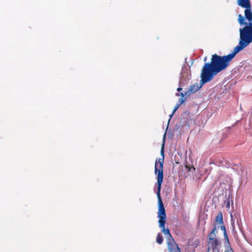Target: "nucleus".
<instances>
[{
    "label": "nucleus",
    "mask_w": 252,
    "mask_h": 252,
    "mask_svg": "<svg viewBox=\"0 0 252 252\" xmlns=\"http://www.w3.org/2000/svg\"><path fill=\"white\" fill-rule=\"evenodd\" d=\"M237 53L234 49L231 53L226 56L212 55L211 62L205 63L202 67L200 76L201 82L205 84L210 81L218 73L226 69Z\"/></svg>",
    "instance_id": "f257e3e1"
},
{
    "label": "nucleus",
    "mask_w": 252,
    "mask_h": 252,
    "mask_svg": "<svg viewBox=\"0 0 252 252\" xmlns=\"http://www.w3.org/2000/svg\"><path fill=\"white\" fill-rule=\"evenodd\" d=\"M240 40L238 45L234 49L238 53L252 42V23H249L240 29Z\"/></svg>",
    "instance_id": "f03ea898"
},
{
    "label": "nucleus",
    "mask_w": 252,
    "mask_h": 252,
    "mask_svg": "<svg viewBox=\"0 0 252 252\" xmlns=\"http://www.w3.org/2000/svg\"><path fill=\"white\" fill-rule=\"evenodd\" d=\"M157 196L158 198V218L159 227L161 228V231L166 236L167 240L173 238L172 236L170 234L168 228H165L166 223V215L165 210L163 203L162 201L160 192H157Z\"/></svg>",
    "instance_id": "7ed1b4c3"
},
{
    "label": "nucleus",
    "mask_w": 252,
    "mask_h": 252,
    "mask_svg": "<svg viewBox=\"0 0 252 252\" xmlns=\"http://www.w3.org/2000/svg\"><path fill=\"white\" fill-rule=\"evenodd\" d=\"M164 141L162 144L160 154L162 158L156 160L155 162V173L157 175V192H160L161 190V187L163 180V163H164Z\"/></svg>",
    "instance_id": "20e7f679"
},
{
    "label": "nucleus",
    "mask_w": 252,
    "mask_h": 252,
    "mask_svg": "<svg viewBox=\"0 0 252 252\" xmlns=\"http://www.w3.org/2000/svg\"><path fill=\"white\" fill-rule=\"evenodd\" d=\"M218 230L216 227H214L208 235V240L207 242V252L210 250L213 252H219V247L221 245L220 241L216 237Z\"/></svg>",
    "instance_id": "39448f33"
},
{
    "label": "nucleus",
    "mask_w": 252,
    "mask_h": 252,
    "mask_svg": "<svg viewBox=\"0 0 252 252\" xmlns=\"http://www.w3.org/2000/svg\"><path fill=\"white\" fill-rule=\"evenodd\" d=\"M237 4L246 8L245 10V17L249 23H252V11L250 0H237Z\"/></svg>",
    "instance_id": "423d86ee"
},
{
    "label": "nucleus",
    "mask_w": 252,
    "mask_h": 252,
    "mask_svg": "<svg viewBox=\"0 0 252 252\" xmlns=\"http://www.w3.org/2000/svg\"><path fill=\"white\" fill-rule=\"evenodd\" d=\"M217 226L218 227L220 226L221 230L223 231L224 240L227 242L228 244L229 245V240L223 220L222 214L221 212H220L218 214L215 219L214 227H216L217 228Z\"/></svg>",
    "instance_id": "0eeeda50"
},
{
    "label": "nucleus",
    "mask_w": 252,
    "mask_h": 252,
    "mask_svg": "<svg viewBox=\"0 0 252 252\" xmlns=\"http://www.w3.org/2000/svg\"><path fill=\"white\" fill-rule=\"evenodd\" d=\"M167 245L169 252H181L180 249L173 238L167 240Z\"/></svg>",
    "instance_id": "6e6552de"
},
{
    "label": "nucleus",
    "mask_w": 252,
    "mask_h": 252,
    "mask_svg": "<svg viewBox=\"0 0 252 252\" xmlns=\"http://www.w3.org/2000/svg\"><path fill=\"white\" fill-rule=\"evenodd\" d=\"M201 87H199L198 85L197 84H194L191 85L189 90L186 92V94L187 96H189L191 94L195 93L198 90L200 89Z\"/></svg>",
    "instance_id": "1a4fd4ad"
},
{
    "label": "nucleus",
    "mask_w": 252,
    "mask_h": 252,
    "mask_svg": "<svg viewBox=\"0 0 252 252\" xmlns=\"http://www.w3.org/2000/svg\"><path fill=\"white\" fill-rule=\"evenodd\" d=\"M245 17H243L241 14H239L238 15V22L241 25H244L246 26V25H248L249 23L245 22Z\"/></svg>",
    "instance_id": "9d476101"
},
{
    "label": "nucleus",
    "mask_w": 252,
    "mask_h": 252,
    "mask_svg": "<svg viewBox=\"0 0 252 252\" xmlns=\"http://www.w3.org/2000/svg\"><path fill=\"white\" fill-rule=\"evenodd\" d=\"M156 241L159 244H161L163 243V239L162 238V236L160 233H158V234Z\"/></svg>",
    "instance_id": "9b49d317"
},
{
    "label": "nucleus",
    "mask_w": 252,
    "mask_h": 252,
    "mask_svg": "<svg viewBox=\"0 0 252 252\" xmlns=\"http://www.w3.org/2000/svg\"><path fill=\"white\" fill-rule=\"evenodd\" d=\"M226 244H225V246L227 247V249L225 251V252H234L233 249L230 247V243H229V245L228 244L227 242L225 240Z\"/></svg>",
    "instance_id": "f8f14e48"
},
{
    "label": "nucleus",
    "mask_w": 252,
    "mask_h": 252,
    "mask_svg": "<svg viewBox=\"0 0 252 252\" xmlns=\"http://www.w3.org/2000/svg\"><path fill=\"white\" fill-rule=\"evenodd\" d=\"M180 106V105H179L178 103H177L176 105L175 106L174 109H173V113H175V112L178 110V109Z\"/></svg>",
    "instance_id": "ddd939ff"
},
{
    "label": "nucleus",
    "mask_w": 252,
    "mask_h": 252,
    "mask_svg": "<svg viewBox=\"0 0 252 252\" xmlns=\"http://www.w3.org/2000/svg\"><path fill=\"white\" fill-rule=\"evenodd\" d=\"M184 101L185 100L183 99V98H180L177 103L181 105L184 102Z\"/></svg>",
    "instance_id": "4468645a"
},
{
    "label": "nucleus",
    "mask_w": 252,
    "mask_h": 252,
    "mask_svg": "<svg viewBox=\"0 0 252 252\" xmlns=\"http://www.w3.org/2000/svg\"><path fill=\"white\" fill-rule=\"evenodd\" d=\"M177 95H181L182 98H183L185 96H186V92L184 93H181L180 94H177Z\"/></svg>",
    "instance_id": "2eb2a0df"
},
{
    "label": "nucleus",
    "mask_w": 252,
    "mask_h": 252,
    "mask_svg": "<svg viewBox=\"0 0 252 252\" xmlns=\"http://www.w3.org/2000/svg\"><path fill=\"white\" fill-rule=\"evenodd\" d=\"M186 168L188 169L189 171H190V167L189 165H186L185 166Z\"/></svg>",
    "instance_id": "dca6fc26"
},
{
    "label": "nucleus",
    "mask_w": 252,
    "mask_h": 252,
    "mask_svg": "<svg viewBox=\"0 0 252 252\" xmlns=\"http://www.w3.org/2000/svg\"><path fill=\"white\" fill-rule=\"evenodd\" d=\"M174 113H173V111L172 112V114L169 115L170 119L169 120V122L170 121V119L172 118Z\"/></svg>",
    "instance_id": "f3484780"
},
{
    "label": "nucleus",
    "mask_w": 252,
    "mask_h": 252,
    "mask_svg": "<svg viewBox=\"0 0 252 252\" xmlns=\"http://www.w3.org/2000/svg\"><path fill=\"white\" fill-rule=\"evenodd\" d=\"M182 90V89L181 88H178L177 89V91H178V92H180Z\"/></svg>",
    "instance_id": "a211bd4d"
},
{
    "label": "nucleus",
    "mask_w": 252,
    "mask_h": 252,
    "mask_svg": "<svg viewBox=\"0 0 252 252\" xmlns=\"http://www.w3.org/2000/svg\"><path fill=\"white\" fill-rule=\"evenodd\" d=\"M196 242V243H195V245H197L199 244V241L197 240V241H195V243Z\"/></svg>",
    "instance_id": "6ab92c4d"
},
{
    "label": "nucleus",
    "mask_w": 252,
    "mask_h": 252,
    "mask_svg": "<svg viewBox=\"0 0 252 252\" xmlns=\"http://www.w3.org/2000/svg\"><path fill=\"white\" fill-rule=\"evenodd\" d=\"M192 169H193V171H195V168L194 167H192Z\"/></svg>",
    "instance_id": "aec40b11"
}]
</instances>
